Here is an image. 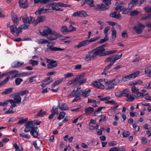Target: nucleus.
I'll return each instance as SVG.
<instances>
[{
  "label": "nucleus",
  "instance_id": "1",
  "mask_svg": "<svg viewBox=\"0 0 151 151\" xmlns=\"http://www.w3.org/2000/svg\"><path fill=\"white\" fill-rule=\"evenodd\" d=\"M85 73H83L77 76L74 78H73L71 80L69 81L68 83L69 84H71L74 83L76 82H78V84H79V85H81L84 84L86 82L87 79L86 78H84L82 80H81L85 76Z\"/></svg>",
  "mask_w": 151,
  "mask_h": 151
},
{
  "label": "nucleus",
  "instance_id": "2",
  "mask_svg": "<svg viewBox=\"0 0 151 151\" xmlns=\"http://www.w3.org/2000/svg\"><path fill=\"white\" fill-rule=\"evenodd\" d=\"M103 2L106 6L102 4L96 5L95 9L97 11H104L109 8V5L111 4V0H103Z\"/></svg>",
  "mask_w": 151,
  "mask_h": 151
},
{
  "label": "nucleus",
  "instance_id": "3",
  "mask_svg": "<svg viewBox=\"0 0 151 151\" xmlns=\"http://www.w3.org/2000/svg\"><path fill=\"white\" fill-rule=\"evenodd\" d=\"M100 38V36H97L91 38L89 40H85L80 42L78 45L75 46V48H80L86 46L89 44L90 42H93Z\"/></svg>",
  "mask_w": 151,
  "mask_h": 151
},
{
  "label": "nucleus",
  "instance_id": "4",
  "mask_svg": "<svg viewBox=\"0 0 151 151\" xmlns=\"http://www.w3.org/2000/svg\"><path fill=\"white\" fill-rule=\"evenodd\" d=\"M21 26H20L17 28L16 26L14 24L9 27L10 31L15 36L17 37L20 33L22 32Z\"/></svg>",
  "mask_w": 151,
  "mask_h": 151
},
{
  "label": "nucleus",
  "instance_id": "5",
  "mask_svg": "<svg viewBox=\"0 0 151 151\" xmlns=\"http://www.w3.org/2000/svg\"><path fill=\"white\" fill-rule=\"evenodd\" d=\"M140 72L137 71L130 74L123 76L121 79V81L125 82L132 78H134L138 76L140 74Z\"/></svg>",
  "mask_w": 151,
  "mask_h": 151
},
{
  "label": "nucleus",
  "instance_id": "6",
  "mask_svg": "<svg viewBox=\"0 0 151 151\" xmlns=\"http://www.w3.org/2000/svg\"><path fill=\"white\" fill-rule=\"evenodd\" d=\"M25 127L24 130L25 132H28L30 131L33 128L35 127L34 126V122L32 121H30L27 122L25 125Z\"/></svg>",
  "mask_w": 151,
  "mask_h": 151
},
{
  "label": "nucleus",
  "instance_id": "7",
  "mask_svg": "<svg viewBox=\"0 0 151 151\" xmlns=\"http://www.w3.org/2000/svg\"><path fill=\"white\" fill-rule=\"evenodd\" d=\"M109 84V81L107 79H105L104 78L97 79V81H93L92 82L91 85H103L104 84Z\"/></svg>",
  "mask_w": 151,
  "mask_h": 151
},
{
  "label": "nucleus",
  "instance_id": "8",
  "mask_svg": "<svg viewBox=\"0 0 151 151\" xmlns=\"http://www.w3.org/2000/svg\"><path fill=\"white\" fill-rule=\"evenodd\" d=\"M105 50V49H102L99 46L96 47V51L93 53V56H96L98 55L99 56H104V51Z\"/></svg>",
  "mask_w": 151,
  "mask_h": 151
},
{
  "label": "nucleus",
  "instance_id": "9",
  "mask_svg": "<svg viewBox=\"0 0 151 151\" xmlns=\"http://www.w3.org/2000/svg\"><path fill=\"white\" fill-rule=\"evenodd\" d=\"M35 4H38L39 3L41 4L46 5L47 7H51V3L50 0H34Z\"/></svg>",
  "mask_w": 151,
  "mask_h": 151
},
{
  "label": "nucleus",
  "instance_id": "10",
  "mask_svg": "<svg viewBox=\"0 0 151 151\" xmlns=\"http://www.w3.org/2000/svg\"><path fill=\"white\" fill-rule=\"evenodd\" d=\"M47 46L48 47V48L47 49V51H62L65 50V48H61L59 47H52V46H50L48 44L47 45Z\"/></svg>",
  "mask_w": 151,
  "mask_h": 151
},
{
  "label": "nucleus",
  "instance_id": "11",
  "mask_svg": "<svg viewBox=\"0 0 151 151\" xmlns=\"http://www.w3.org/2000/svg\"><path fill=\"white\" fill-rule=\"evenodd\" d=\"M31 134L34 137L37 138L39 136V131H38V128L37 127H35L30 131Z\"/></svg>",
  "mask_w": 151,
  "mask_h": 151
},
{
  "label": "nucleus",
  "instance_id": "12",
  "mask_svg": "<svg viewBox=\"0 0 151 151\" xmlns=\"http://www.w3.org/2000/svg\"><path fill=\"white\" fill-rule=\"evenodd\" d=\"M19 3L20 7L21 8L26 9L28 6L27 0H19Z\"/></svg>",
  "mask_w": 151,
  "mask_h": 151
},
{
  "label": "nucleus",
  "instance_id": "13",
  "mask_svg": "<svg viewBox=\"0 0 151 151\" xmlns=\"http://www.w3.org/2000/svg\"><path fill=\"white\" fill-rule=\"evenodd\" d=\"M46 20V18L45 16H40L37 17V18L34 22L35 25H36L38 23L43 22Z\"/></svg>",
  "mask_w": 151,
  "mask_h": 151
},
{
  "label": "nucleus",
  "instance_id": "14",
  "mask_svg": "<svg viewBox=\"0 0 151 151\" xmlns=\"http://www.w3.org/2000/svg\"><path fill=\"white\" fill-rule=\"evenodd\" d=\"M117 12H112L109 14L110 17L115 18L116 19H121V16L119 13L116 14Z\"/></svg>",
  "mask_w": 151,
  "mask_h": 151
},
{
  "label": "nucleus",
  "instance_id": "15",
  "mask_svg": "<svg viewBox=\"0 0 151 151\" xmlns=\"http://www.w3.org/2000/svg\"><path fill=\"white\" fill-rule=\"evenodd\" d=\"M51 32V29L48 27H47L44 29L42 32H40L41 34L43 36H47L48 34H50Z\"/></svg>",
  "mask_w": 151,
  "mask_h": 151
},
{
  "label": "nucleus",
  "instance_id": "16",
  "mask_svg": "<svg viewBox=\"0 0 151 151\" xmlns=\"http://www.w3.org/2000/svg\"><path fill=\"white\" fill-rule=\"evenodd\" d=\"M76 86L74 87L75 89L72 91L71 93L70 94V95L72 96V97L75 96L76 95L77 92L79 91L81 89V87H79V86Z\"/></svg>",
  "mask_w": 151,
  "mask_h": 151
},
{
  "label": "nucleus",
  "instance_id": "17",
  "mask_svg": "<svg viewBox=\"0 0 151 151\" xmlns=\"http://www.w3.org/2000/svg\"><path fill=\"white\" fill-rule=\"evenodd\" d=\"M59 105L58 106V107L59 108V109H60L62 111H64L68 109V108L66 104L64 103H62L61 106H60V103L59 101Z\"/></svg>",
  "mask_w": 151,
  "mask_h": 151
},
{
  "label": "nucleus",
  "instance_id": "18",
  "mask_svg": "<svg viewBox=\"0 0 151 151\" xmlns=\"http://www.w3.org/2000/svg\"><path fill=\"white\" fill-rule=\"evenodd\" d=\"M120 81V80L119 79L116 78L112 80L109 81L108 85H115L118 84Z\"/></svg>",
  "mask_w": 151,
  "mask_h": 151
},
{
  "label": "nucleus",
  "instance_id": "19",
  "mask_svg": "<svg viewBox=\"0 0 151 151\" xmlns=\"http://www.w3.org/2000/svg\"><path fill=\"white\" fill-rule=\"evenodd\" d=\"M17 93H16L13 94V96H15L14 99L16 103H19L21 102V98L19 95H16Z\"/></svg>",
  "mask_w": 151,
  "mask_h": 151
},
{
  "label": "nucleus",
  "instance_id": "20",
  "mask_svg": "<svg viewBox=\"0 0 151 151\" xmlns=\"http://www.w3.org/2000/svg\"><path fill=\"white\" fill-rule=\"evenodd\" d=\"M46 9H44L43 8H41L40 9L36 11L35 13L36 15L44 14L47 12L46 11Z\"/></svg>",
  "mask_w": 151,
  "mask_h": 151
},
{
  "label": "nucleus",
  "instance_id": "21",
  "mask_svg": "<svg viewBox=\"0 0 151 151\" xmlns=\"http://www.w3.org/2000/svg\"><path fill=\"white\" fill-rule=\"evenodd\" d=\"M133 29L138 34H141L142 32V29L137 26H134Z\"/></svg>",
  "mask_w": 151,
  "mask_h": 151
},
{
  "label": "nucleus",
  "instance_id": "22",
  "mask_svg": "<svg viewBox=\"0 0 151 151\" xmlns=\"http://www.w3.org/2000/svg\"><path fill=\"white\" fill-rule=\"evenodd\" d=\"M128 99L126 100L127 101H134L135 99V97H136V96L133 94H128Z\"/></svg>",
  "mask_w": 151,
  "mask_h": 151
},
{
  "label": "nucleus",
  "instance_id": "23",
  "mask_svg": "<svg viewBox=\"0 0 151 151\" xmlns=\"http://www.w3.org/2000/svg\"><path fill=\"white\" fill-rule=\"evenodd\" d=\"M94 57L95 56H93V54L91 55V54H89L86 55V58H85V60L86 61H90L95 59Z\"/></svg>",
  "mask_w": 151,
  "mask_h": 151
},
{
  "label": "nucleus",
  "instance_id": "24",
  "mask_svg": "<svg viewBox=\"0 0 151 151\" xmlns=\"http://www.w3.org/2000/svg\"><path fill=\"white\" fill-rule=\"evenodd\" d=\"M22 20L24 24H28V22L29 21V19L27 15L25 14L22 17Z\"/></svg>",
  "mask_w": 151,
  "mask_h": 151
},
{
  "label": "nucleus",
  "instance_id": "25",
  "mask_svg": "<svg viewBox=\"0 0 151 151\" xmlns=\"http://www.w3.org/2000/svg\"><path fill=\"white\" fill-rule=\"evenodd\" d=\"M47 62L49 63H50L51 65H54V67H56L57 65V63L56 60H54L52 59H47Z\"/></svg>",
  "mask_w": 151,
  "mask_h": 151
},
{
  "label": "nucleus",
  "instance_id": "26",
  "mask_svg": "<svg viewBox=\"0 0 151 151\" xmlns=\"http://www.w3.org/2000/svg\"><path fill=\"white\" fill-rule=\"evenodd\" d=\"M13 88H10L5 89L4 91L2 92V94H7L11 93L13 91Z\"/></svg>",
  "mask_w": 151,
  "mask_h": 151
},
{
  "label": "nucleus",
  "instance_id": "27",
  "mask_svg": "<svg viewBox=\"0 0 151 151\" xmlns=\"http://www.w3.org/2000/svg\"><path fill=\"white\" fill-rule=\"evenodd\" d=\"M51 7H63V3L61 2L53 3L51 4Z\"/></svg>",
  "mask_w": 151,
  "mask_h": 151
},
{
  "label": "nucleus",
  "instance_id": "28",
  "mask_svg": "<svg viewBox=\"0 0 151 151\" xmlns=\"http://www.w3.org/2000/svg\"><path fill=\"white\" fill-rule=\"evenodd\" d=\"M79 11V17H88L89 15L87 14V12L84 11Z\"/></svg>",
  "mask_w": 151,
  "mask_h": 151
},
{
  "label": "nucleus",
  "instance_id": "29",
  "mask_svg": "<svg viewBox=\"0 0 151 151\" xmlns=\"http://www.w3.org/2000/svg\"><path fill=\"white\" fill-rule=\"evenodd\" d=\"M112 31L111 37L113 39H115L116 37V32L114 27H112L111 29Z\"/></svg>",
  "mask_w": 151,
  "mask_h": 151
},
{
  "label": "nucleus",
  "instance_id": "30",
  "mask_svg": "<svg viewBox=\"0 0 151 151\" xmlns=\"http://www.w3.org/2000/svg\"><path fill=\"white\" fill-rule=\"evenodd\" d=\"M46 114V112L42 109H41L40 111L38 112L36 115V116L42 117L43 116Z\"/></svg>",
  "mask_w": 151,
  "mask_h": 151
},
{
  "label": "nucleus",
  "instance_id": "31",
  "mask_svg": "<svg viewBox=\"0 0 151 151\" xmlns=\"http://www.w3.org/2000/svg\"><path fill=\"white\" fill-rule=\"evenodd\" d=\"M65 112L64 111L61 112L58 117L57 119L59 120H61L63 119L65 116Z\"/></svg>",
  "mask_w": 151,
  "mask_h": 151
},
{
  "label": "nucleus",
  "instance_id": "32",
  "mask_svg": "<svg viewBox=\"0 0 151 151\" xmlns=\"http://www.w3.org/2000/svg\"><path fill=\"white\" fill-rule=\"evenodd\" d=\"M94 110L93 108L89 107L85 109V111L86 113H91Z\"/></svg>",
  "mask_w": 151,
  "mask_h": 151
},
{
  "label": "nucleus",
  "instance_id": "33",
  "mask_svg": "<svg viewBox=\"0 0 151 151\" xmlns=\"http://www.w3.org/2000/svg\"><path fill=\"white\" fill-rule=\"evenodd\" d=\"M116 51L117 50H111L106 51H104V56L110 55L113 53H115Z\"/></svg>",
  "mask_w": 151,
  "mask_h": 151
},
{
  "label": "nucleus",
  "instance_id": "34",
  "mask_svg": "<svg viewBox=\"0 0 151 151\" xmlns=\"http://www.w3.org/2000/svg\"><path fill=\"white\" fill-rule=\"evenodd\" d=\"M109 39V38L108 36H106L103 39H100L99 41L97 42L99 43H102L108 41Z\"/></svg>",
  "mask_w": 151,
  "mask_h": 151
},
{
  "label": "nucleus",
  "instance_id": "35",
  "mask_svg": "<svg viewBox=\"0 0 151 151\" xmlns=\"http://www.w3.org/2000/svg\"><path fill=\"white\" fill-rule=\"evenodd\" d=\"M9 102H10L11 104V105L10 106L11 108L12 109L17 106V103L13 99H9Z\"/></svg>",
  "mask_w": 151,
  "mask_h": 151
},
{
  "label": "nucleus",
  "instance_id": "36",
  "mask_svg": "<svg viewBox=\"0 0 151 151\" xmlns=\"http://www.w3.org/2000/svg\"><path fill=\"white\" fill-rule=\"evenodd\" d=\"M143 83V82L142 81L139 80L136 81L134 82H132L131 83L130 85H139L142 84Z\"/></svg>",
  "mask_w": 151,
  "mask_h": 151
},
{
  "label": "nucleus",
  "instance_id": "37",
  "mask_svg": "<svg viewBox=\"0 0 151 151\" xmlns=\"http://www.w3.org/2000/svg\"><path fill=\"white\" fill-rule=\"evenodd\" d=\"M10 78V76H8L4 80L0 82V85H3L4 84H6L9 81Z\"/></svg>",
  "mask_w": 151,
  "mask_h": 151
},
{
  "label": "nucleus",
  "instance_id": "38",
  "mask_svg": "<svg viewBox=\"0 0 151 151\" xmlns=\"http://www.w3.org/2000/svg\"><path fill=\"white\" fill-rule=\"evenodd\" d=\"M61 31L63 33L69 32V30L68 29L66 26H63L61 29Z\"/></svg>",
  "mask_w": 151,
  "mask_h": 151
},
{
  "label": "nucleus",
  "instance_id": "39",
  "mask_svg": "<svg viewBox=\"0 0 151 151\" xmlns=\"http://www.w3.org/2000/svg\"><path fill=\"white\" fill-rule=\"evenodd\" d=\"M114 57V55H112L110 56L109 57L106 58L104 62H111V60L113 59Z\"/></svg>",
  "mask_w": 151,
  "mask_h": 151
},
{
  "label": "nucleus",
  "instance_id": "40",
  "mask_svg": "<svg viewBox=\"0 0 151 151\" xmlns=\"http://www.w3.org/2000/svg\"><path fill=\"white\" fill-rule=\"evenodd\" d=\"M16 110L15 109H13V108H10L7 111L5 112L6 114H10L14 113L16 111Z\"/></svg>",
  "mask_w": 151,
  "mask_h": 151
},
{
  "label": "nucleus",
  "instance_id": "41",
  "mask_svg": "<svg viewBox=\"0 0 151 151\" xmlns=\"http://www.w3.org/2000/svg\"><path fill=\"white\" fill-rule=\"evenodd\" d=\"M51 113H54L53 114L55 115L58 114V108H55L54 106L52 107L51 111Z\"/></svg>",
  "mask_w": 151,
  "mask_h": 151
},
{
  "label": "nucleus",
  "instance_id": "42",
  "mask_svg": "<svg viewBox=\"0 0 151 151\" xmlns=\"http://www.w3.org/2000/svg\"><path fill=\"white\" fill-rule=\"evenodd\" d=\"M64 78L59 79L58 80L55 81L52 84V85H58L61 83L63 81Z\"/></svg>",
  "mask_w": 151,
  "mask_h": 151
},
{
  "label": "nucleus",
  "instance_id": "43",
  "mask_svg": "<svg viewBox=\"0 0 151 151\" xmlns=\"http://www.w3.org/2000/svg\"><path fill=\"white\" fill-rule=\"evenodd\" d=\"M105 103L106 104H114L115 105H117V103L116 101L113 100L106 101H105Z\"/></svg>",
  "mask_w": 151,
  "mask_h": 151
},
{
  "label": "nucleus",
  "instance_id": "44",
  "mask_svg": "<svg viewBox=\"0 0 151 151\" xmlns=\"http://www.w3.org/2000/svg\"><path fill=\"white\" fill-rule=\"evenodd\" d=\"M90 92V89H89L88 91L84 92L82 96L84 98L88 96L89 95Z\"/></svg>",
  "mask_w": 151,
  "mask_h": 151
},
{
  "label": "nucleus",
  "instance_id": "45",
  "mask_svg": "<svg viewBox=\"0 0 151 151\" xmlns=\"http://www.w3.org/2000/svg\"><path fill=\"white\" fill-rule=\"evenodd\" d=\"M93 2V0H87L86 3L90 7H92L94 6Z\"/></svg>",
  "mask_w": 151,
  "mask_h": 151
},
{
  "label": "nucleus",
  "instance_id": "46",
  "mask_svg": "<svg viewBox=\"0 0 151 151\" xmlns=\"http://www.w3.org/2000/svg\"><path fill=\"white\" fill-rule=\"evenodd\" d=\"M28 93L29 91L27 90H25L18 92L17 94L20 96H23L27 94Z\"/></svg>",
  "mask_w": 151,
  "mask_h": 151
},
{
  "label": "nucleus",
  "instance_id": "47",
  "mask_svg": "<svg viewBox=\"0 0 151 151\" xmlns=\"http://www.w3.org/2000/svg\"><path fill=\"white\" fill-rule=\"evenodd\" d=\"M130 135L129 132L127 131H124L122 133L123 136L124 137H127Z\"/></svg>",
  "mask_w": 151,
  "mask_h": 151
},
{
  "label": "nucleus",
  "instance_id": "48",
  "mask_svg": "<svg viewBox=\"0 0 151 151\" xmlns=\"http://www.w3.org/2000/svg\"><path fill=\"white\" fill-rule=\"evenodd\" d=\"M23 81L22 79L20 78H17L15 79V82L17 85H19L20 84L21 82Z\"/></svg>",
  "mask_w": 151,
  "mask_h": 151
},
{
  "label": "nucleus",
  "instance_id": "49",
  "mask_svg": "<svg viewBox=\"0 0 151 151\" xmlns=\"http://www.w3.org/2000/svg\"><path fill=\"white\" fill-rule=\"evenodd\" d=\"M47 43H48L49 44L50 42H48V40H45V39H40L39 41V44H46Z\"/></svg>",
  "mask_w": 151,
  "mask_h": 151
},
{
  "label": "nucleus",
  "instance_id": "50",
  "mask_svg": "<svg viewBox=\"0 0 151 151\" xmlns=\"http://www.w3.org/2000/svg\"><path fill=\"white\" fill-rule=\"evenodd\" d=\"M131 90L133 93H136L139 91V89L135 86L132 87Z\"/></svg>",
  "mask_w": 151,
  "mask_h": 151
},
{
  "label": "nucleus",
  "instance_id": "51",
  "mask_svg": "<svg viewBox=\"0 0 151 151\" xmlns=\"http://www.w3.org/2000/svg\"><path fill=\"white\" fill-rule=\"evenodd\" d=\"M29 63H30L32 64V66L37 65L38 64V61H35L32 60L29 61Z\"/></svg>",
  "mask_w": 151,
  "mask_h": 151
},
{
  "label": "nucleus",
  "instance_id": "52",
  "mask_svg": "<svg viewBox=\"0 0 151 151\" xmlns=\"http://www.w3.org/2000/svg\"><path fill=\"white\" fill-rule=\"evenodd\" d=\"M12 19L14 23H17L19 21L18 19L17 18V15H15L14 17H12Z\"/></svg>",
  "mask_w": 151,
  "mask_h": 151
},
{
  "label": "nucleus",
  "instance_id": "53",
  "mask_svg": "<svg viewBox=\"0 0 151 151\" xmlns=\"http://www.w3.org/2000/svg\"><path fill=\"white\" fill-rule=\"evenodd\" d=\"M20 26H21L22 30V29H27L28 28V27L29 26V24H24L23 25H21Z\"/></svg>",
  "mask_w": 151,
  "mask_h": 151
},
{
  "label": "nucleus",
  "instance_id": "54",
  "mask_svg": "<svg viewBox=\"0 0 151 151\" xmlns=\"http://www.w3.org/2000/svg\"><path fill=\"white\" fill-rule=\"evenodd\" d=\"M103 108L102 107H100L98 108L97 110L94 113V116H96L99 112L102 109H103Z\"/></svg>",
  "mask_w": 151,
  "mask_h": 151
},
{
  "label": "nucleus",
  "instance_id": "55",
  "mask_svg": "<svg viewBox=\"0 0 151 151\" xmlns=\"http://www.w3.org/2000/svg\"><path fill=\"white\" fill-rule=\"evenodd\" d=\"M138 12L136 10H134L130 12V15L132 16H135L138 14Z\"/></svg>",
  "mask_w": 151,
  "mask_h": 151
},
{
  "label": "nucleus",
  "instance_id": "56",
  "mask_svg": "<svg viewBox=\"0 0 151 151\" xmlns=\"http://www.w3.org/2000/svg\"><path fill=\"white\" fill-rule=\"evenodd\" d=\"M28 120V118H27L25 119H21L17 123L18 124H23L25 122L27 121Z\"/></svg>",
  "mask_w": 151,
  "mask_h": 151
},
{
  "label": "nucleus",
  "instance_id": "57",
  "mask_svg": "<svg viewBox=\"0 0 151 151\" xmlns=\"http://www.w3.org/2000/svg\"><path fill=\"white\" fill-rule=\"evenodd\" d=\"M141 140L142 143L143 144H145L148 142L147 139L145 137H142Z\"/></svg>",
  "mask_w": 151,
  "mask_h": 151
},
{
  "label": "nucleus",
  "instance_id": "58",
  "mask_svg": "<svg viewBox=\"0 0 151 151\" xmlns=\"http://www.w3.org/2000/svg\"><path fill=\"white\" fill-rule=\"evenodd\" d=\"M132 10V9L129 8V9H126L124 8V9L123 10L122 12V14H126L129 13L131 10Z\"/></svg>",
  "mask_w": 151,
  "mask_h": 151
},
{
  "label": "nucleus",
  "instance_id": "59",
  "mask_svg": "<svg viewBox=\"0 0 151 151\" xmlns=\"http://www.w3.org/2000/svg\"><path fill=\"white\" fill-rule=\"evenodd\" d=\"M65 76L64 78H66L73 76L74 74L72 73H68L67 74H65Z\"/></svg>",
  "mask_w": 151,
  "mask_h": 151
},
{
  "label": "nucleus",
  "instance_id": "60",
  "mask_svg": "<svg viewBox=\"0 0 151 151\" xmlns=\"http://www.w3.org/2000/svg\"><path fill=\"white\" fill-rule=\"evenodd\" d=\"M20 137H24L26 139H29L30 136L29 135L25 134H19Z\"/></svg>",
  "mask_w": 151,
  "mask_h": 151
},
{
  "label": "nucleus",
  "instance_id": "61",
  "mask_svg": "<svg viewBox=\"0 0 151 151\" xmlns=\"http://www.w3.org/2000/svg\"><path fill=\"white\" fill-rule=\"evenodd\" d=\"M150 71H151V65L147 67L145 69V72L146 73H148Z\"/></svg>",
  "mask_w": 151,
  "mask_h": 151
},
{
  "label": "nucleus",
  "instance_id": "62",
  "mask_svg": "<svg viewBox=\"0 0 151 151\" xmlns=\"http://www.w3.org/2000/svg\"><path fill=\"white\" fill-rule=\"evenodd\" d=\"M110 29V27H107L105 28L104 30V32L105 36H108V31Z\"/></svg>",
  "mask_w": 151,
  "mask_h": 151
},
{
  "label": "nucleus",
  "instance_id": "63",
  "mask_svg": "<svg viewBox=\"0 0 151 151\" xmlns=\"http://www.w3.org/2000/svg\"><path fill=\"white\" fill-rule=\"evenodd\" d=\"M119 106L118 105L115 106H112L111 107L110 110L111 111V113L114 112L116 109Z\"/></svg>",
  "mask_w": 151,
  "mask_h": 151
},
{
  "label": "nucleus",
  "instance_id": "64",
  "mask_svg": "<svg viewBox=\"0 0 151 151\" xmlns=\"http://www.w3.org/2000/svg\"><path fill=\"white\" fill-rule=\"evenodd\" d=\"M122 36L123 38H127L128 37L127 33L126 31H124L122 33Z\"/></svg>",
  "mask_w": 151,
  "mask_h": 151
}]
</instances>
